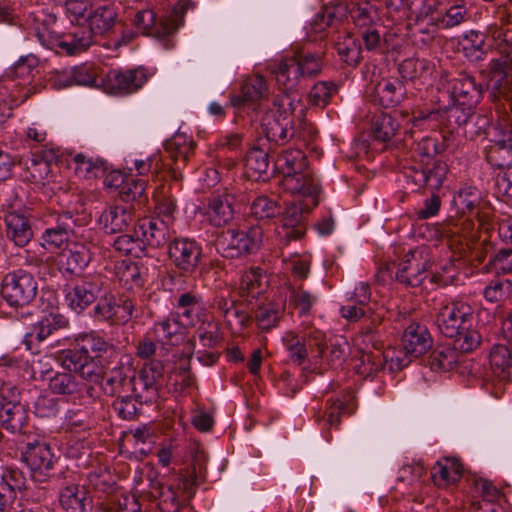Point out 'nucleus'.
Segmentation results:
<instances>
[{"mask_svg": "<svg viewBox=\"0 0 512 512\" xmlns=\"http://www.w3.org/2000/svg\"><path fill=\"white\" fill-rule=\"evenodd\" d=\"M443 150V144L431 137H425L417 144L414 152L415 162L405 171L407 184L414 191L423 188L435 191L442 187L448 166L437 158V155Z\"/></svg>", "mask_w": 512, "mask_h": 512, "instance_id": "f257e3e1", "label": "nucleus"}, {"mask_svg": "<svg viewBox=\"0 0 512 512\" xmlns=\"http://www.w3.org/2000/svg\"><path fill=\"white\" fill-rule=\"evenodd\" d=\"M274 166L283 175L282 185L286 191L307 196L313 205L319 204V184L308 168L303 151L299 149L283 151L275 159Z\"/></svg>", "mask_w": 512, "mask_h": 512, "instance_id": "f03ea898", "label": "nucleus"}, {"mask_svg": "<svg viewBox=\"0 0 512 512\" xmlns=\"http://www.w3.org/2000/svg\"><path fill=\"white\" fill-rule=\"evenodd\" d=\"M294 110V102L290 95L274 97L273 108L265 111L260 120L262 133L268 142L284 145L295 136Z\"/></svg>", "mask_w": 512, "mask_h": 512, "instance_id": "7ed1b4c3", "label": "nucleus"}, {"mask_svg": "<svg viewBox=\"0 0 512 512\" xmlns=\"http://www.w3.org/2000/svg\"><path fill=\"white\" fill-rule=\"evenodd\" d=\"M403 350H387L384 358L391 372L399 371L409 365L412 359L425 355L433 345V339L428 328L419 323H411L402 335Z\"/></svg>", "mask_w": 512, "mask_h": 512, "instance_id": "20e7f679", "label": "nucleus"}, {"mask_svg": "<svg viewBox=\"0 0 512 512\" xmlns=\"http://www.w3.org/2000/svg\"><path fill=\"white\" fill-rule=\"evenodd\" d=\"M262 239L263 230L258 226H253L247 231L228 229L217 236L215 247L223 257L234 259L255 253L260 248Z\"/></svg>", "mask_w": 512, "mask_h": 512, "instance_id": "39448f33", "label": "nucleus"}, {"mask_svg": "<svg viewBox=\"0 0 512 512\" xmlns=\"http://www.w3.org/2000/svg\"><path fill=\"white\" fill-rule=\"evenodd\" d=\"M182 19L183 12L177 9H174L170 15L162 17L159 20H157L152 10L143 9L135 13L132 22L144 35L153 36L163 41L164 47L170 49L174 46L170 37L174 35L180 27Z\"/></svg>", "mask_w": 512, "mask_h": 512, "instance_id": "423d86ee", "label": "nucleus"}, {"mask_svg": "<svg viewBox=\"0 0 512 512\" xmlns=\"http://www.w3.org/2000/svg\"><path fill=\"white\" fill-rule=\"evenodd\" d=\"M195 482L186 476H179L174 484L164 486L160 482L151 484L152 497L159 499L160 512H178L195 493Z\"/></svg>", "mask_w": 512, "mask_h": 512, "instance_id": "0eeeda50", "label": "nucleus"}, {"mask_svg": "<svg viewBox=\"0 0 512 512\" xmlns=\"http://www.w3.org/2000/svg\"><path fill=\"white\" fill-rule=\"evenodd\" d=\"M0 292L10 306L24 307L35 298L37 283L31 273L18 269L3 277Z\"/></svg>", "mask_w": 512, "mask_h": 512, "instance_id": "6e6552de", "label": "nucleus"}, {"mask_svg": "<svg viewBox=\"0 0 512 512\" xmlns=\"http://www.w3.org/2000/svg\"><path fill=\"white\" fill-rule=\"evenodd\" d=\"M299 203L289 204L281 211L278 235L285 243L300 240L306 233L307 215L317 205H313L307 196Z\"/></svg>", "mask_w": 512, "mask_h": 512, "instance_id": "1a4fd4ad", "label": "nucleus"}, {"mask_svg": "<svg viewBox=\"0 0 512 512\" xmlns=\"http://www.w3.org/2000/svg\"><path fill=\"white\" fill-rule=\"evenodd\" d=\"M422 254L420 249L410 250L405 254L395 274L397 281L406 286L419 287L430 275V282L441 283V278L437 274L430 273V262L422 260Z\"/></svg>", "mask_w": 512, "mask_h": 512, "instance_id": "9d476101", "label": "nucleus"}, {"mask_svg": "<svg viewBox=\"0 0 512 512\" xmlns=\"http://www.w3.org/2000/svg\"><path fill=\"white\" fill-rule=\"evenodd\" d=\"M2 207L7 239L18 247H25L34 236L31 214L12 203L3 204Z\"/></svg>", "mask_w": 512, "mask_h": 512, "instance_id": "9b49d317", "label": "nucleus"}, {"mask_svg": "<svg viewBox=\"0 0 512 512\" xmlns=\"http://www.w3.org/2000/svg\"><path fill=\"white\" fill-rule=\"evenodd\" d=\"M132 374H134L132 359L128 355L119 353L107 360L101 380L104 393L108 396L124 393L125 387L130 384Z\"/></svg>", "mask_w": 512, "mask_h": 512, "instance_id": "f8f14e48", "label": "nucleus"}, {"mask_svg": "<svg viewBox=\"0 0 512 512\" xmlns=\"http://www.w3.org/2000/svg\"><path fill=\"white\" fill-rule=\"evenodd\" d=\"M58 361L68 371L78 373L83 379L100 383L107 360L84 355L77 351H61L57 356Z\"/></svg>", "mask_w": 512, "mask_h": 512, "instance_id": "ddd939ff", "label": "nucleus"}, {"mask_svg": "<svg viewBox=\"0 0 512 512\" xmlns=\"http://www.w3.org/2000/svg\"><path fill=\"white\" fill-rule=\"evenodd\" d=\"M71 372L56 373L49 381V389L55 394L69 397L79 405L94 402L96 389L91 384L79 381Z\"/></svg>", "mask_w": 512, "mask_h": 512, "instance_id": "4468645a", "label": "nucleus"}, {"mask_svg": "<svg viewBox=\"0 0 512 512\" xmlns=\"http://www.w3.org/2000/svg\"><path fill=\"white\" fill-rule=\"evenodd\" d=\"M473 308L464 302H452L443 306L436 317L439 331L448 338L459 334L465 326L473 325Z\"/></svg>", "mask_w": 512, "mask_h": 512, "instance_id": "2eb2a0df", "label": "nucleus"}, {"mask_svg": "<svg viewBox=\"0 0 512 512\" xmlns=\"http://www.w3.org/2000/svg\"><path fill=\"white\" fill-rule=\"evenodd\" d=\"M168 256L181 273L192 274L201 262L202 248L195 240L175 238L168 244Z\"/></svg>", "mask_w": 512, "mask_h": 512, "instance_id": "dca6fc26", "label": "nucleus"}, {"mask_svg": "<svg viewBox=\"0 0 512 512\" xmlns=\"http://www.w3.org/2000/svg\"><path fill=\"white\" fill-rule=\"evenodd\" d=\"M76 221L70 212L58 214L43 231L41 246L49 252L63 250L74 235Z\"/></svg>", "mask_w": 512, "mask_h": 512, "instance_id": "f3484780", "label": "nucleus"}, {"mask_svg": "<svg viewBox=\"0 0 512 512\" xmlns=\"http://www.w3.org/2000/svg\"><path fill=\"white\" fill-rule=\"evenodd\" d=\"M104 286L105 282L99 276H87L76 281L66 294L68 306L81 313L101 296Z\"/></svg>", "mask_w": 512, "mask_h": 512, "instance_id": "a211bd4d", "label": "nucleus"}, {"mask_svg": "<svg viewBox=\"0 0 512 512\" xmlns=\"http://www.w3.org/2000/svg\"><path fill=\"white\" fill-rule=\"evenodd\" d=\"M22 459L31 470L32 478L42 482L52 475L55 456L45 442L28 443L22 452Z\"/></svg>", "mask_w": 512, "mask_h": 512, "instance_id": "6ab92c4d", "label": "nucleus"}, {"mask_svg": "<svg viewBox=\"0 0 512 512\" xmlns=\"http://www.w3.org/2000/svg\"><path fill=\"white\" fill-rule=\"evenodd\" d=\"M439 0H387V7L391 11L401 12L408 20V25H418L428 20L431 27V18H436Z\"/></svg>", "mask_w": 512, "mask_h": 512, "instance_id": "aec40b11", "label": "nucleus"}, {"mask_svg": "<svg viewBox=\"0 0 512 512\" xmlns=\"http://www.w3.org/2000/svg\"><path fill=\"white\" fill-rule=\"evenodd\" d=\"M145 69L136 68L126 71L111 70L106 77L107 87L114 94H131L140 89L147 81Z\"/></svg>", "mask_w": 512, "mask_h": 512, "instance_id": "412c9836", "label": "nucleus"}, {"mask_svg": "<svg viewBox=\"0 0 512 512\" xmlns=\"http://www.w3.org/2000/svg\"><path fill=\"white\" fill-rule=\"evenodd\" d=\"M235 196L224 189L221 193H214L208 202L209 221L214 226L228 224L235 214Z\"/></svg>", "mask_w": 512, "mask_h": 512, "instance_id": "4be33fe9", "label": "nucleus"}, {"mask_svg": "<svg viewBox=\"0 0 512 512\" xmlns=\"http://www.w3.org/2000/svg\"><path fill=\"white\" fill-rule=\"evenodd\" d=\"M134 234L137 240H141L153 248H158L167 243L169 229L163 220L146 218L137 223Z\"/></svg>", "mask_w": 512, "mask_h": 512, "instance_id": "5701e85b", "label": "nucleus"}, {"mask_svg": "<svg viewBox=\"0 0 512 512\" xmlns=\"http://www.w3.org/2000/svg\"><path fill=\"white\" fill-rule=\"evenodd\" d=\"M85 22L91 30L93 36H106L111 33L118 23V14L115 7L111 4H105L92 10Z\"/></svg>", "mask_w": 512, "mask_h": 512, "instance_id": "b1692460", "label": "nucleus"}, {"mask_svg": "<svg viewBox=\"0 0 512 512\" xmlns=\"http://www.w3.org/2000/svg\"><path fill=\"white\" fill-rule=\"evenodd\" d=\"M270 68L275 75L279 89L283 91L282 95H289V92L297 88L300 80L305 78L293 56L285 58L277 65L270 66Z\"/></svg>", "mask_w": 512, "mask_h": 512, "instance_id": "393cba45", "label": "nucleus"}, {"mask_svg": "<svg viewBox=\"0 0 512 512\" xmlns=\"http://www.w3.org/2000/svg\"><path fill=\"white\" fill-rule=\"evenodd\" d=\"M77 346L78 348L67 349L66 351L82 352L84 355L106 360L119 354L118 349L113 344L94 332L82 335L78 339Z\"/></svg>", "mask_w": 512, "mask_h": 512, "instance_id": "a878e982", "label": "nucleus"}, {"mask_svg": "<svg viewBox=\"0 0 512 512\" xmlns=\"http://www.w3.org/2000/svg\"><path fill=\"white\" fill-rule=\"evenodd\" d=\"M268 87L265 79L256 75L244 81L239 94L231 96V104L236 108H244L267 97Z\"/></svg>", "mask_w": 512, "mask_h": 512, "instance_id": "bb28decb", "label": "nucleus"}, {"mask_svg": "<svg viewBox=\"0 0 512 512\" xmlns=\"http://www.w3.org/2000/svg\"><path fill=\"white\" fill-rule=\"evenodd\" d=\"M482 91L481 85L476 84L474 78L467 74H461L455 79L452 87L455 102L467 107L469 111L480 101Z\"/></svg>", "mask_w": 512, "mask_h": 512, "instance_id": "cd10ccee", "label": "nucleus"}, {"mask_svg": "<svg viewBox=\"0 0 512 512\" xmlns=\"http://www.w3.org/2000/svg\"><path fill=\"white\" fill-rule=\"evenodd\" d=\"M406 89L402 81L395 78H387L379 81L373 90L374 102L384 108L399 104L405 96Z\"/></svg>", "mask_w": 512, "mask_h": 512, "instance_id": "c85d7f7f", "label": "nucleus"}, {"mask_svg": "<svg viewBox=\"0 0 512 512\" xmlns=\"http://www.w3.org/2000/svg\"><path fill=\"white\" fill-rule=\"evenodd\" d=\"M463 465L458 459L444 457L431 468V479L438 487H447L456 483L462 476Z\"/></svg>", "mask_w": 512, "mask_h": 512, "instance_id": "c756f323", "label": "nucleus"}, {"mask_svg": "<svg viewBox=\"0 0 512 512\" xmlns=\"http://www.w3.org/2000/svg\"><path fill=\"white\" fill-rule=\"evenodd\" d=\"M465 230L471 228V231L465 233L464 239L468 249V258L473 266L477 267L482 264L487 255L492 251L493 244L488 237L481 238L478 231H473V223L469 221L463 222Z\"/></svg>", "mask_w": 512, "mask_h": 512, "instance_id": "7c9ffc66", "label": "nucleus"}, {"mask_svg": "<svg viewBox=\"0 0 512 512\" xmlns=\"http://www.w3.org/2000/svg\"><path fill=\"white\" fill-rule=\"evenodd\" d=\"M107 233H123L134 222V214L130 207L110 206L100 216Z\"/></svg>", "mask_w": 512, "mask_h": 512, "instance_id": "2f4dec72", "label": "nucleus"}, {"mask_svg": "<svg viewBox=\"0 0 512 512\" xmlns=\"http://www.w3.org/2000/svg\"><path fill=\"white\" fill-rule=\"evenodd\" d=\"M91 30L79 23L73 25L67 33H63V52L75 55L86 51L93 43Z\"/></svg>", "mask_w": 512, "mask_h": 512, "instance_id": "473e14b6", "label": "nucleus"}, {"mask_svg": "<svg viewBox=\"0 0 512 512\" xmlns=\"http://www.w3.org/2000/svg\"><path fill=\"white\" fill-rule=\"evenodd\" d=\"M462 354L457 352L452 344L440 345L427 357L426 363L433 371H450L459 362Z\"/></svg>", "mask_w": 512, "mask_h": 512, "instance_id": "72a5a7b5", "label": "nucleus"}, {"mask_svg": "<svg viewBox=\"0 0 512 512\" xmlns=\"http://www.w3.org/2000/svg\"><path fill=\"white\" fill-rule=\"evenodd\" d=\"M284 315V305L269 301L259 304L254 310V320L262 331H270L278 326Z\"/></svg>", "mask_w": 512, "mask_h": 512, "instance_id": "f704fd0d", "label": "nucleus"}, {"mask_svg": "<svg viewBox=\"0 0 512 512\" xmlns=\"http://www.w3.org/2000/svg\"><path fill=\"white\" fill-rule=\"evenodd\" d=\"M51 158V153H45L44 156L33 154L30 158L21 162L24 166L23 178L33 183L42 182L51 172Z\"/></svg>", "mask_w": 512, "mask_h": 512, "instance_id": "c9c22d12", "label": "nucleus"}, {"mask_svg": "<svg viewBox=\"0 0 512 512\" xmlns=\"http://www.w3.org/2000/svg\"><path fill=\"white\" fill-rule=\"evenodd\" d=\"M56 23L54 15H48L36 27V36L39 42L46 48L54 50L56 53L63 52V34L57 33L53 25Z\"/></svg>", "mask_w": 512, "mask_h": 512, "instance_id": "e433bc0d", "label": "nucleus"}, {"mask_svg": "<svg viewBox=\"0 0 512 512\" xmlns=\"http://www.w3.org/2000/svg\"><path fill=\"white\" fill-rule=\"evenodd\" d=\"M26 418V411L19 403L7 402L0 407V425L12 433L21 431Z\"/></svg>", "mask_w": 512, "mask_h": 512, "instance_id": "4c0bfd02", "label": "nucleus"}, {"mask_svg": "<svg viewBox=\"0 0 512 512\" xmlns=\"http://www.w3.org/2000/svg\"><path fill=\"white\" fill-rule=\"evenodd\" d=\"M350 16L359 31L377 26L380 22L379 8L369 2H361L350 9Z\"/></svg>", "mask_w": 512, "mask_h": 512, "instance_id": "58836bf2", "label": "nucleus"}, {"mask_svg": "<svg viewBox=\"0 0 512 512\" xmlns=\"http://www.w3.org/2000/svg\"><path fill=\"white\" fill-rule=\"evenodd\" d=\"M61 251L58 264L70 274L82 271L91 260L89 252L83 246L75 249L64 248Z\"/></svg>", "mask_w": 512, "mask_h": 512, "instance_id": "ea45409f", "label": "nucleus"}, {"mask_svg": "<svg viewBox=\"0 0 512 512\" xmlns=\"http://www.w3.org/2000/svg\"><path fill=\"white\" fill-rule=\"evenodd\" d=\"M129 387L132 390L135 400L140 404H147L156 401L158 397V384L143 374H132Z\"/></svg>", "mask_w": 512, "mask_h": 512, "instance_id": "a19ab883", "label": "nucleus"}, {"mask_svg": "<svg viewBox=\"0 0 512 512\" xmlns=\"http://www.w3.org/2000/svg\"><path fill=\"white\" fill-rule=\"evenodd\" d=\"M184 325L174 314H170L163 320L155 323L154 333L156 338L167 344L175 345L179 342Z\"/></svg>", "mask_w": 512, "mask_h": 512, "instance_id": "79ce46f5", "label": "nucleus"}, {"mask_svg": "<svg viewBox=\"0 0 512 512\" xmlns=\"http://www.w3.org/2000/svg\"><path fill=\"white\" fill-rule=\"evenodd\" d=\"M59 501L65 510H71V512H85L86 506L91 503L86 497L84 489L79 488L77 485L67 486L62 489Z\"/></svg>", "mask_w": 512, "mask_h": 512, "instance_id": "37998d69", "label": "nucleus"}, {"mask_svg": "<svg viewBox=\"0 0 512 512\" xmlns=\"http://www.w3.org/2000/svg\"><path fill=\"white\" fill-rule=\"evenodd\" d=\"M267 287L266 277L259 267L245 271L240 278V291L244 295L256 297L262 294Z\"/></svg>", "mask_w": 512, "mask_h": 512, "instance_id": "c03bdc74", "label": "nucleus"}, {"mask_svg": "<svg viewBox=\"0 0 512 512\" xmlns=\"http://www.w3.org/2000/svg\"><path fill=\"white\" fill-rule=\"evenodd\" d=\"M490 365L494 373L502 380L510 377L512 369V352L505 345H496L490 352Z\"/></svg>", "mask_w": 512, "mask_h": 512, "instance_id": "a18cd8bd", "label": "nucleus"}, {"mask_svg": "<svg viewBox=\"0 0 512 512\" xmlns=\"http://www.w3.org/2000/svg\"><path fill=\"white\" fill-rule=\"evenodd\" d=\"M322 56V52L307 49L297 50L293 55L304 77H313L320 73L323 65Z\"/></svg>", "mask_w": 512, "mask_h": 512, "instance_id": "49530a36", "label": "nucleus"}, {"mask_svg": "<svg viewBox=\"0 0 512 512\" xmlns=\"http://www.w3.org/2000/svg\"><path fill=\"white\" fill-rule=\"evenodd\" d=\"M194 143H187L186 140L177 136L165 143V150L169 153L173 161L174 169H180L181 165H185L190 155L193 153Z\"/></svg>", "mask_w": 512, "mask_h": 512, "instance_id": "de8ad7c7", "label": "nucleus"}, {"mask_svg": "<svg viewBox=\"0 0 512 512\" xmlns=\"http://www.w3.org/2000/svg\"><path fill=\"white\" fill-rule=\"evenodd\" d=\"M250 211L255 219L268 221L280 215L281 207L276 200L266 195H261L252 201Z\"/></svg>", "mask_w": 512, "mask_h": 512, "instance_id": "09e8293b", "label": "nucleus"}, {"mask_svg": "<svg viewBox=\"0 0 512 512\" xmlns=\"http://www.w3.org/2000/svg\"><path fill=\"white\" fill-rule=\"evenodd\" d=\"M451 339H453L452 346L463 355V353H470L479 347L482 335L479 330L473 328V325H468Z\"/></svg>", "mask_w": 512, "mask_h": 512, "instance_id": "8fccbe9b", "label": "nucleus"}, {"mask_svg": "<svg viewBox=\"0 0 512 512\" xmlns=\"http://www.w3.org/2000/svg\"><path fill=\"white\" fill-rule=\"evenodd\" d=\"M283 343L292 363L300 366L308 359V348L300 333L294 331L286 332L283 337Z\"/></svg>", "mask_w": 512, "mask_h": 512, "instance_id": "3c124183", "label": "nucleus"}, {"mask_svg": "<svg viewBox=\"0 0 512 512\" xmlns=\"http://www.w3.org/2000/svg\"><path fill=\"white\" fill-rule=\"evenodd\" d=\"M399 123L390 114H380L373 119L372 133L376 140L387 142L395 136Z\"/></svg>", "mask_w": 512, "mask_h": 512, "instance_id": "603ef678", "label": "nucleus"}, {"mask_svg": "<svg viewBox=\"0 0 512 512\" xmlns=\"http://www.w3.org/2000/svg\"><path fill=\"white\" fill-rule=\"evenodd\" d=\"M467 10L463 5H453L444 14L438 13L431 18V27L449 29L460 25L466 20Z\"/></svg>", "mask_w": 512, "mask_h": 512, "instance_id": "864d4df0", "label": "nucleus"}, {"mask_svg": "<svg viewBox=\"0 0 512 512\" xmlns=\"http://www.w3.org/2000/svg\"><path fill=\"white\" fill-rule=\"evenodd\" d=\"M488 85L495 97L503 98L508 102L512 111V74L494 71Z\"/></svg>", "mask_w": 512, "mask_h": 512, "instance_id": "5fc2aeb1", "label": "nucleus"}, {"mask_svg": "<svg viewBox=\"0 0 512 512\" xmlns=\"http://www.w3.org/2000/svg\"><path fill=\"white\" fill-rule=\"evenodd\" d=\"M328 407L326 410L327 422L330 426L338 427L341 422V417L351 415L356 409V404L352 399L342 401L340 399H329L327 401Z\"/></svg>", "mask_w": 512, "mask_h": 512, "instance_id": "6e6d98bb", "label": "nucleus"}, {"mask_svg": "<svg viewBox=\"0 0 512 512\" xmlns=\"http://www.w3.org/2000/svg\"><path fill=\"white\" fill-rule=\"evenodd\" d=\"M398 71L403 79L413 80L430 74L432 66L425 59L408 58L400 63Z\"/></svg>", "mask_w": 512, "mask_h": 512, "instance_id": "4d7b16f0", "label": "nucleus"}, {"mask_svg": "<svg viewBox=\"0 0 512 512\" xmlns=\"http://www.w3.org/2000/svg\"><path fill=\"white\" fill-rule=\"evenodd\" d=\"M271 153V147L268 150H264L260 147L254 146L251 148L245 159V166L248 170L253 171L261 177L266 174L269 168V157Z\"/></svg>", "mask_w": 512, "mask_h": 512, "instance_id": "13d9d810", "label": "nucleus"}, {"mask_svg": "<svg viewBox=\"0 0 512 512\" xmlns=\"http://www.w3.org/2000/svg\"><path fill=\"white\" fill-rule=\"evenodd\" d=\"M440 113L442 114L440 123L446 121V126L450 131L467 124L474 117L472 110L469 111L467 107L458 103L447 111H440Z\"/></svg>", "mask_w": 512, "mask_h": 512, "instance_id": "bf43d9fd", "label": "nucleus"}, {"mask_svg": "<svg viewBox=\"0 0 512 512\" xmlns=\"http://www.w3.org/2000/svg\"><path fill=\"white\" fill-rule=\"evenodd\" d=\"M300 335L308 348V353H314V359H322L326 350V337L325 333L316 328H307L300 332Z\"/></svg>", "mask_w": 512, "mask_h": 512, "instance_id": "052dcab7", "label": "nucleus"}, {"mask_svg": "<svg viewBox=\"0 0 512 512\" xmlns=\"http://www.w3.org/2000/svg\"><path fill=\"white\" fill-rule=\"evenodd\" d=\"M337 52L341 60L348 65L356 66L362 60L360 44L352 36L348 35L343 42L336 44Z\"/></svg>", "mask_w": 512, "mask_h": 512, "instance_id": "680f3d73", "label": "nucleus"}, {"mask_svg": "<svg viewBox=\"0 0 512 512\" xmlns=\"http://www.w3.org/2000/svg\"><path fill=\"white\" fill-rule=\"evenodd\" d=\"M115 296L109 294L104 287L103 293L93 309V317L98 321L115 322Z\"/></svg>", "mask_w": 512, "mask_h": 512, "instance_id": "e2e57ef3", "label": "nucleus"}, {"mask_svg": "<svg viewBox=\"0 0 512 512\" xmlns=\"http://www.w3.org/2000/svg\"><path fill=\"white\" fill-rule=\"evenodd\" d=\"M317 301V297L310 292L303 289L302 286L298 288H291L289 294V302L300 315L309 314L311 308Z\"/></svg>", "mask_w": 512, "mask_h": 512, "instance_id": "0e129e2a", "label": "nucleus"}, {"mask_svg": "<svg viewBox=\"0 0 512 512\" xmlns=\"http://www.w3.org/2000/svg\"><path fill=\"white\" fill-rule=\"evenodd\" d=\"M121 198L125 202H138L143 204L147 200L146 181L143 179H132L121 188Z\"/></svg>", "mask_w": 512, "mask_h": 512, "instance_id": "69168bd1", "label": "nucleus"}, {"mask_svg": "<svg viewBox=\"0 0 512 512\" xmlns=\"http://www.w3.org/2000/svg\"><path fill=\"white\" fill-rule=\"evenodd\" d=\"M455 202L464 212L473 214L482 205L481 193L475 187H464L459 190Z\"/></svg>", "mask_w": 512, "mask_h": 512, "instance_id": "338daca9", "label": "nucleus"}, {"mask_svg": "<svg viewBox=\"0 0 512 512\" xmlns=\"http://www.w3.org/2000/svg\"><path fill=\"white\" fill-rule=\"evenodd\" d=\"M0 486L7 492H13L16 495V491L25 489L26 478L19 469L6 467L1 475Z\"/></svg>", "mask_w": 512, "mask_h": 512, "instance_id": "774afa93", "label": "nucleus"}]
</instances>
